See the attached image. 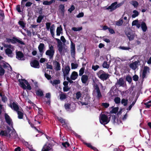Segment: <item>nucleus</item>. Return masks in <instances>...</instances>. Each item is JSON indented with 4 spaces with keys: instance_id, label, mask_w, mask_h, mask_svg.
Returning <instances> with one entry per match:
<instances>
[{
    "instance_id": "nucleus-1",
    "label": "nucleus",
    "mask_w": 151,
    "mask_h": 151,
    "mask_svg": "<svg viewBox=\"0 0 151 151\" xmlns=\"http://www.w3.org/2000/svg\"><path fill=\"white\" fill-rule=\"evenodd\" d=\"M111 115L108 112H106L104 114L101 113L100 115L99 121L102 124H107L110 121Z\"/></svg>"
},
{
    "instance_id": "nucleus-2",
    "label": "nucleus",
    "mask_w": 151,
    "mask_h": 151,
    "mask_svg": "<svg viewBox=\"0 0 151 151\" xmlns=\"http://www.w3.org/2000/svg\"><path fill=\"white\" fill-rule=\"evenodd\" d=\"M54 53V47L52 45H49V49L45 52L46 55L48 56L50 59H52L53 58Z\"/></svg>"
},
{
    "instance_id": "nucleus-3",
    "label": "nucleus",
    "mask_w": 151,
    "mask_h": 151,
    "mask_svg": "<svg viewBox=\"0 0 151 151\" xmlns=\"http://www.w3.org/2000/svg\"><path fill=\"white\" fill-rule=\"evenodd\" d=\"M97 75L99 77L101 80L104 81L107 79L109 76V75L105 73L103 70H100L97 73Z\"/></svg>"
},
{
    "instance_id": "nucleus-4",
    "label": "nucleus",
    "mask_w": 151,
    "mask_h": 151,
    "mask_svg": "<svg viewBox=\"0 0 151 151\" xmlns=\"http://www.w3.org/2000/svg\"><path fill=\"white\" fill-rule=\"evenodd\" d=\"M7 48L5 50L6 54L9 56L12 57V54L13 50V47L11 45H5Z\"/></svg>"
},
{
    "instance_id": "nucleus-5",
    "label": "nucleus",
    "mask_w": 151,
    "mask_h": 151,
    "mask_svg": "<svg viewBox=\"0 0 151 151\" xmlns=\"http://www.w3.org/2000/svg\"><path fill=\"white\" fill-rule=\"evenodd\" d=\"M58 50L61 54H63L67 51L68 47L65 44L61 45L58 47Z\"/></svg>"
},
{
    "instance_id": "nucleus-6",
    "label": "nucleus",
    "mask_w": 151,
    "mask_h": 151,
    "mask_svg": "<svg viewBox=\"0 0 151 151\" xmlns=\"http://www.w3.org/2000/svg\"><path fill=\"white\" fill-rule=\"evenodd\" d=\"M76 104H65L66 110L70 112H73L76 109Z\"/></svg>"
},
{
    "instance_id": "nucleus-7",
    "label": "nucleus",
    "mask_w": 151,
    "mask_h": 151,
    "mask_svg": "<svg viewBox=\"0 0 151 151\" xmlns=\"http://www.w3.org/2000/svg\"><path fill=\"white\" fill-rule=\"evenodd\" d=\"M126 34L129 40H131L134 39V34L132 30L129 29H128V31L126 32Z\"/></svg>"
},
{
    "instance_id": "nucleus-8",
    "label": "nucleus",
    "mask_w": 151,
    "mask_h": 151,
    "mask_svg": "<svg viewBox=\"0 0 151 151\" xmlns=\"http://www.w3.org/2000/svg\"><path fill=\"white\" fill-rule=\"evenodd\" d=\"M149 71L150 68L148 67L144 66L141 71L143 78H145L147 74L149 73Z\"/></svg>"
},
{
    "instance_id": "nucleus-9",
    "label": "nucleus",
    "mask_w": 151,
    "mask_h": 151,
    "mask_svg": "<svg viewBox=\"0 0 151 151\" xmlns=\"http://www.w3.org/2000/svg\"><path fill=\"white\" fill-rule=\"evenodd\" d=\"M94 89L93 95L97 96L98 98H100L101 96V95L98 86L96 85H95Z\"/></svg>"
},
{
    "instance_id": "nucleus-10",
    "label": "nucleus",
    "mask_w": 151,
    "mask_h": 151,
    "mask_svg": "<svg viewBox=\"0 0 151 151\" xmlns=\"http://www.w3.org/2000/svg\"><path fill=\"white\" fill-rule=\"evenodd\" d=\"M70 70V68L69 66L68 65L66 66L65 67H63L62 68V71L64 77L68 75Z\"/></svg>"
},
{
    "instance_id": "nucleus-11",
    "label": "nucleus",
    "mask_w": 151,
    "mask_h": 151,
    "mask_svg": "<svg viewBox=\"0 0 151 151\" xmlns=\"http://www.w3.org/2000/svg\"><path fill=\"white\" fill-rule=\"evenodd\" d=\"M139 61L138 60L132 62L129 65V67L133 70H135L138 66Z\"/></svg>"
},
{
    "instance_id": "nucleus-12",
    "label": "nucleus",
    "mask_w": 151,
    "mask_h": 151,
    "mask_svg": "<svg viewBox=\"0 0 151 151\" xmlns=\"http://www.w3.org/2000/svg\"><path fill=\"white\" fill-rule=\"evenodd\" d=\"M16 57L18 59L22 60H25V58L22 53L20 51L16 52Z\"/></svg>"
},
{
    "instance_id": "nucleus-13",
    "label": "nucleus",
    "mask_w": 151,
    "mask_h": 151,
    "mask_svg": "<svg viewBox=\"0 0 151 151\" xmlns=\"http://www.w3.org/2000/svg\"><path fill=\"white\" fill-rule=\"evenodd\" d=\"M58 120L62 124V126L64 128H67L68 126L66 122H65V120L61 117H57Z\"/></svg>"
},
{
    "instance_id": "nucleus-14",
    "label": "nucleus",
    "mask_w": 151,
    "mask_h": 151,
    "mask_svg": "<svg viewBox=\"0 0 151 151\" xmlns=\"http://www.w3.org/2000/svg\"><path fill=\"white\" fill-rule=\"evenodd\" d=\"M70 52L72 56H74L75 53V45L72 41L70 44Z\"/></svg>"
},
{
    "instance_id": "nucleus-15",
    "label": "nucleus",
    "mask_w": 151,
    "mask_h": 151,
    "mask_svg": "<svg viewBox=\"0 0 151 151\" xmlns=\"http://www.w3.org/2000/svg\"><path fill=\"white\" fill-rule=\"evenodd\" d=\"M5 119L6 122L9 125L12 124V119L6 113L4 114Z\"/></svg>"
},
{
    "instance_id": "nucleus-16",
    "label": "nucleus",
    "mask_w": 151,
    "mask_h": 151,
    "mask_svg": "<svg viewBox=\"0 0 151 151\" xmlns=\"http://www.w3.org/2000/svg\"><path fill=\"white\" fill-rule=\"evenodd\" d=\"M30 65L31 66L36 68H39L40 67L39 63L36 60L32 61Z\"/></svg>"
},
{
    "instance_id": "nucleus-17",
    "label": "nucleus",
    "mask_w": 151,
    "mask_h": 151,
    "mask_svg": "<svg viewBox=\"0 0 151 151\" xmlns=\"http://www.w3.org/2000/svg\"><path fill=\"white\" fill-rule=\"evenodd\" d=\"M18 81L19 82L20 86L23 88H26V84L27 82V81L24 79L18 80Z\"/></svg>"
},
{
    "instance_id": "nucleus-18",
    "label": "nucleus",
    "mask_w": 151,
    "mask_h": 151,
    "mask_svg": "<svg viewBox=\"0 0 151 151\" xmlns=\"http://www.w3.org/2000/svg\"><path fill=\"white\" fill-rule=\"evenodd\" d=\"M117 2H115L112 3L111 5L106 8L107 9H110L111 11H113L116 9V4Z\"/></svg>"
},
{
    "instance_id": "nucleus-19",
    "label": "nucleus",
    "mask_w": 151,
    "mask_h": 151,
    "mask_svg": "<svg viewBox=\"0 0 151 151\" xmlns=\"http://www.w3.org/2000/svg\"><path fill=\"white\" fill-rule=\"evenodd\" d=\"M55 69L56 70H60V65L59 63L57 61H55L53 63Z\"/></svg>"
},
{
    "instance_id": "nucleus-20",
    "label": "nucleus",
    "mask_w": 151,
    "mask_h": 151,
    "mask_svg": "<svg viewBox=\"0 0 151 151\" xmlns=\"http://www.w3.org/2000/svg\"><path fill=\"white\" fill-rule=\"evenodd\" d=\"M141 22H139L137 20H135L133 21L132 23V25L136 26L138 28H139L140 27Z\"/></svg>"
},
{
    "instance_id": "nucleus-21",
    "label": "nucleus",
    "mask_w": 151,
    "mask_h": 151,
    "mask_svg": "<svg viewBox=\"0 0 151 151\" xmlns=\"http://www.w3.org/2000/svg\"><path fill=\"white\" fill-rule=\"evenodd\" d=\"M88 79V77L86 75H83L81 77V80L83 83L86 84L87 83Z\"/></svg>"
},
{
    "instance_id": "nucleus-22",
    "label": "nucleus",
    "mask_w": 151,
    "mask_h": 151,
    "mask_svg": "<svg viewBox=\"0 0 151 151\" xmlns=\"http://www.w3.org/2000/svg\"><path fill=\"white\" fill-rule=\"evenodd\" d=\"M49 30L52 36L54 37L55 34L54 32L55 31V26L54 24H52L50 26Z\"/></svg>"
},
{
    "instance_id": "nucleus-23",
    "label": "nucleus",
    "mask_w": 151,
    "mask_h": 151,
    "mask_svg": "<svg viewBox=\"0 0 151 151\" xmlns=\"http://www.w3.org/2000/svg\"><path fill=\"white\" fill-rule=\"evenodd\" d=\"M44 47V45L43 43H40L38 46V49L39 52L42 55L43 52V50Z\"/></svg>"
},
{
    "instance_id": "nucleus-24",
    "label": "nucleus",
    "mask_w": 151,
    "mask_h": 151,
    "mask_svg": "<svg viewBox=\"0 0 151 151\" xmlns=\"http://www.w3.org/2000/svg\"><path fill=\"white\" fill-rule=\"evenodd\" d=\"M9 106L11 107L12 109L18 112L19 111V107L17 104H9Z\"/></svg>"
},
{
    "instance_id": "nucleus-25",
    "label": "nucleus",
    "mask_w": 151,
    "mask_h": 151,
    "mask_svg": "<svg viewBox=\"0 0 151 151\" xmlns=\"http://www.w3.org/2000/svg\"><path fill=\"white\" fill-rule=\"evenodd\" d=\"M125 83L123 79L122 78H120L118 81L117 84L119 85V86H124Z\"/></svg>"
},
{
    "instance_id": "nucleus-26",
    "label": "nucleus",
    "mask_w": 151,
    "mask_h": 151,
    "mask_svg": "<svg viewBox=\"0 0 151 151\" xmlns=\"http://www.w3.org/2000/svg\"><path fill=\"white\" fill-rule=\"evenodd\" d=\"M141 27L142 31L145 32L147 29V27L145 23L143 22L141 23Z\"/></svg>"
},
{
    "instance_id": "nucleus-27",
    "label": "nucleus",
    "mask_w": 151,
    "mask_h": 151,
    "mask_svg": "<svg viewBox=\"0 0 151 151\" xmlns=\"http://www.w3.org/2000/svg\"><path fill=\"white\" fill-rule=\"evenodd\" d=\"M78 76V74L77 72L73 71L71 74L70 78L73 80H75L77 78Z\"/></svg>"
},
{
    "instance_id": "nucleus-28",
    "label": "nucleus",
    "mask_w": 151,
    "mask_h": 151,
    "mask_svg": "<svg viewBox=\"0 0 151 151\" xmlns=\"http://www.w3.org/2000/svg\"><path fill=\"white\" fill-rule=\"evenodd\" d=\"M55 0H51L50 1H43V4L44 5H50L52 4V3H55Z\"/></svg>"
},
{
    "instance_id": "nucleus-29",
    "label": "nucleus",
    "mask_w": 151,
    "mask_h": 151,
    "mask_svg": "<svg viewBox=\"0 0 151 151\" xmlns=\"http://www.w3.org/2000/svg\"><path fill=\"white\" fill-rule=\"evenodd\" d=\"M63 29L61 25H60L59 27L57 28L56 30L57 35L58 36L60 35L61 32L62 31Z\"/></svg>"
},
{
    "instance_id": "nucleus-30",
    "label": "nucleus",
    "mask_w": 151,
    "mask_h": 151,
    "mask_svg": "<svg viewBox=\"0 0 151 151\" xmlns=\"http://www.w3.org/2000/svg\"><path fill=\"white\" fill-rule=\"evenodd\" d=\"M119 108L118 107H113L109 113L116 114L118 111Z\"/></svg>"
},
{
    "instance_id": "nucleus-31",
    "label": "nucleus",
    "mask_w": 151,
    "mask_h": 151,
    "mask_svg": "<svg viewBox=\"0 0 151 151\" xmlns=\"http://www.w3.org/2000/svg\"><path fill=\"white\" fill-rule=\"evenodd\" d=\"M139 14V13L136 10H134L132 12V17L133 18H135L138 16Z\"/></svg>"
},
{
    "instance_id": "nucleus-32",
    "label": "nucleus",
    "mask_w": 151,
    "mask_h": 151,
    "mask_svg": "<svg viewBox=\"0 0 151 151\" xmlns=\"http://www.w3.org/2000/svg\"><path fill=\"white\" fill-rule=\"evenodd\" d=\"M15 38H13L12 39H11L9 38H6V42L8 43H15Z\"/></svg>"
},
{
    "instance_id": "nucleus-33",
    "label": "nucleus",
    "mask_w": 151,
    "mask_h": 151,
    "mask_svg": "<svg viewBox=\"0 0 151 151\" xmlns=\"http://www.w3.org/2000/svg\"><path fill=\"white\" fill-rule=\"evenodd\" d=\"M17 112L18 118L20 119H22L23 116V113L20 111H18Z\"/></svg>"
},
{
    "instance_id": "nucleus-34",
    "label": "nucleus",
    "mask_w": 151,
    "mask_h": 151,
    "mask_svg": "<svg viewBox=\"0 0 151 151\" xmlns=\"http://www.w3.org/2000/svg\"><path fill=\"white\" fill-rule=\"evenodd\" d=\"M50 83L53 85L54 86V85L59 84L60 83V81L59 80H55L53 81H51Z\"/></svg>"
},
{
    "instance_id": "nucleus-35",
    "label": "nucleus",
    "mask_w": 151,
    "mask_h": 151,
    "mask_svg": "<svg viewBox=\"0 0 151 151\" xmlns=\"http://www.w3.org/2000/svg\"><path fill=\"white\" fill-rule=\"evenodd\" d=\"M123 21L122 19H119V20L117 21L116 23V24L118 26H121L123 24Z\"/></svg>"
},
{
    "instance_id": "nucleus-36",
    "label": "nucleus",
    "mask_w": 151,
    "mask_h": 151,
    "mask_svg": "<svg viewBox=\"0 0 151 151\" xmlns=\"http://www.w3.org/2000/svg\"><path fill=\"white\" fill-rule=\"evenodd\" d=\"M128 16V14L125 13H124L123 15V16L124 17V20H126V22L127 24L128 23L129 21V19H127V17Z\"/></svg>"
},
{
    "instance_id": "nucleus-37",
    "label": "nucleus",
    "mask_w": 151,
    "mask_h": 151,
    "mask_svg": "<svg viewBox=\"0 0 151 151\" xmlns=\"http://www.w3.org/2000/svg\"><path fill=\"white\" fill-rule=\"evenodd\" d=\"M59 9L63 13H64L65 12V6L63 4H61L60 5L59 7Z\"/></svg>"
},
{
    "instance_id": "nucleus-38",
    "label": "nucleus",
    "mask_w": 151,
    "mask_h": 151,
    "mask_svg": "<svg viewBox=\"0 0 151 151\" xmlns=\"http://www.w3.org/2000/svg\"><path fill=\"white\" fill-rule=\"evenodd\" d=\"M82 29V27H73L72 28V29L74 31H79Z\"/></svg>"
},
{
    "instance_id": "nucleus-39",
    "label": "nucleus",
    "mask_w": 151,
    "mask_h": 151,
    "mask_svg": "<svg viewBox=\"0 0 151 151\" xmlns=\"http://www.w3.org/2000/svg\"><path fill=\"white\" fill-rule=\"evenodd\" d=\"M62 145L65 147H67L70 146V145L68 142H65L62 143Z\"/></svg>"
},
{
    "instance_id": "nucleus-40",
    "label": "nucleus",
    "mask_w": 151,
    "mask_h": 151,
    "mask_svg": "<svg viewBox=\"0 0 151 151\" xmlns=\"http://www.w3.org/2000/svg\"><path fill=\"white\" fill-rule=\"evenodd\" d=\"M71 69H75L77 68L78 66L77 64H75L73 63H72L71 64Z\"/></svg>"
},
{
    "instance_id": "nucleus-41",
    "label": "nucleus",
    "mask_w": 151,
    "mask_h": 151,
    "mask_svg": "<svg viewBox=\"0 0 151 151\" xmlns=\"http://www.w3.org/2000/svg\"><path fill=\"white\" fill-rule=\"evenodd\" d=\"M119 48L122 50H129L130 49V48L129 47H126L124 46H120L119 47Z\"/></svg>"
},
{
    "instance_id": "nucleus-42",
    "label": "nucleus",
    "mask_w": 151,
    "mask_h": 151,
    "mask_svg": "<svg viewBox=\"0 0 151 151\" xmlns=\"http://www.w3.org/2000/svg\"><path fill=\"white\" fill-rule=\"evenodd\" d=\"M25 85L26 88H23L24 89H27L28 90H30L31 89V87L28 82L26 83Z\"/></svg>"
},
{
    "instance_id": "nucleus-43",
    "label": "nucleus",
    "mask_w": 151,
    "mask_h": 151,
    "mask_svg": "<svg viewBox=\"0 0 151 151\" xmlns=\"http://www.w3.org/2000/svg\"><path fill=\"white\" fill-rule=\"evenodd\" d=\"M66 98V95L64 93H61L60 95V99L63 100Z\"/></svg>"
},
{
    "instance_id": "nucleus-44",
    "label": "nucleus",
    "mask_w": 151,
    "mask_h": 151,
    "mask_svg": "<svg viewBox=\"0 0 151 151\" xmlns=\"http://www.w3.org/2000/svg\"><path fill=\"white\" fill-rule=\"evenodd\" d=\"M131 3L135 7H137L138 5V2L135 1H132Z\"/></svg>"
},
{
    "instance_id": "nucleus-45",
    "label": "nucleus",
    "mask_w": 151,
    "mask_h": 151,
    "mask_svg": "<svg viewBox=\"0 0 151 151\" xmlns=\"http://www.w3.org/2000/svg\"><path fill=\"white\" fill-rule=\"evenodd\" d=\"M120 99L118 97L115 98L114 99V101L116 104H119L120 102Z\"/></svg>"
},
{
    "instance_id": "nucleus-46",
    "label": "nucleus",
    "mask_w": 151,
    "mask_h": 151,
    "mask_svg": "<svg viewBox=\"0 0 151 151\" xmlns=\"http://www.w3.org/2000/svg\"><path fill=\"white\" fill-rule=\"evenodd\" d=\"M43 18V17L42 16H39L37 19V22L38 23H40L42 19Z\"/></svg>"
},
{
    "instance_id": "nucleus-47",
    "label": "nucleus",
    "mask_w": 151,
    "mask_h": 151,
    "mask_svg": "<svg viewBox=\"0 0 151 151\" xmlns=\"http://www.w3.org/2000/svg\"><path fill=\"white\" fill-rule=\"evenodd\" d=\"M36 93L37 95L40 96H42L43 95L42 92L40 90L37 91H36Z\"/></svg>"
},
{
    "instance_id": "nucleus-48",
    "label": "nucleus",
    "mask_w": 151,
    "mask_h": 151,
    "mask_svg": "<svg viewBox=\"0 0 151 151\" xmlns=\"http://www.w3.org/2000/svg\"><path fill=\"white\" fill-rule=\"evenodd\" d=\"M51 148L50 147L47 146L46 148L43 147L42 149V151H50Z\"/></svg>"
},
{
    "instance_id": "nucleus-49",
    "label": "nucleus",
    "mask_w": 151,
    "mask_h": 151,
    "mask_svg": "<svg viewBox=\"0 0 151 151\" xmlns=\"http://www.w3.org/2000/svg\"><path fill=\"white\" fill-rule=\"evenodd\" d=\"M76 98L77 99H79L81 97L82 94L80 92H78L76 93Z\"/></svg>"
},
{
    "instance_id": "nucleus-50",
    "label": "nucleus",
    "mask_w": 151,
    "mask_h": 151,
    "mask_svg": "<svg viewBox=\"0 0 151 151\" xmlns=\"http://www.w3.org/2000/svg\"><path fill=\"white\" fill-rule=\"evenodd\" d=\"M15 40H15V43H16L17 42H18L19 43L21 44H22V45L24 44V42L22 41H21L19 40L16 38H15Z\"/></svg>"
},
{
    "instance_id": "nucleus-51",
    "label": "nucleus",
    "mask_w": 151,
    "mask_h": 151,
    "mask_svg": "<svg viewBox=\"0 0 151 151\" xmlns=\"http://www.w3.org/2000/svg\"><path fill=\"white\" fill-rule=\"evenodd\" d=\"M84 69L83 68H81L79 71V75L81 76L84 73Z\"/></svg>"
},
{
    "instance_id": "nucleus-52",
    "label": "nucleus",
    "mask_w": 151,
    "mask_h": 151,
    "mask_svg": "<svg viewBox=\"0 0 151 151\" xmlns=\"http://www.w3.org/2000/svg\"><path fill=\"white\" fill-rule=\"evenodd\" d=\"M112 117V120L113 121V122L114 123H115L116 122V117L115 115H111Z\"/></svg>"
},
{
    "instance_id": "nucleus-53",
    "label": "nucleus",
    "mask_w": 151,
    "mask_h": 151,
    "mask_svg": "<svg viewBox=\"0 0 151 151\" xmlns=\"http://www.w3.org/2000/svg\"><path fill=\"white\" fill-rule=\"evenodd\" d=\"M51 24L49 22L46 23V28L47 30H49L50 28V27Z\"/></svg>"
},
{
    "instance_id": "nucleus-54",
    "label": "nucleus",
    "mask_w": 151,
    "mask_h": 151,
    "mask_svg": "<svg viewBox=\"0 0 151 151\" xmlns=\"http://www.w3.org/2000/svg\"><path fill=\"white\" fill-rule=\"evenodd\" d=\"M75 7L73 5L71 6L70 8L68 9V11L71 13L75 9Z\"/></svg>"
},
{
    "instance_id": "nucleus-55",
    "label": "nucleus",
    "mask_w": 151,
    "mask_h": 151,
    "mask_svg": "<svg viewBox=\"0 0 151 151\" xmlns=\"http://www.w3.org/2000/svg\"><path fill=\"white\" fill-rule=\"evenodd\" d=\"M55 39L58 43V47L61 45L63 44L60 40L58 38H56Z\"/></svg>"
},
{
    "instance_id": "nucleus-56",
    "label": "nucleus",
    "mask_w": 151,
    "mask_h": 151,
    "mask_svg": "<svg viewBox=\"0 0 151 151\" xmlns=\"http://www.w3.org/2000/svg\"><path fill=\"white\" fill-rule=\"evenodd\" d=\"M4 70L2 68L1 65H0V75H3L4 73Z\"/></svg>"
},
{
    "instance_id": "nucleus-57",
    "label": "nucleus",
    "mask_w": 151,
    "mask_h": 151,
    "mask_svg": "<svg viewBox=\"0 0 151 151\" xmlns=\"http://www.w3.org/2000/svg\"><path fill=\"white\" fill-rule=\"evenodd\" d=\"M126 80L129 83L131 82L132 80V78L129 76H128L126 77Z\"/></svg>"
},
{
    "instance_id": "nucleus-58",
    "label": "nucleus",
    "mask_w": 151,
    "mask_h": 151,
    "mask_svg": "<svg viewBox=\"0 0 151 151\" xmlns=\"http://www.w3.org/2000/svg\"><path fill=\"white\" fill-rule=\"evenodd\" d=\"M19 24L22 27V28L24 27V23L22 21H19L18 22Z\"/></svg>"
},
{
    "instance_id": "nucleus-59",
    "label": "nucleus",
    "mask_w": 151,
    "mask_h": 151,
    "mask_svg": "<svg viewBox=\"0 0 151 151\" xmlns=\"http://www.w3.org/2000/svg\"><path fill=\"white\" fill-rule=\"evenodd\" d=\"M103 67L106 68H108L109 67V65L107 64L106 62H104L103 65Z\"/></svg>"
},
{
    "instance_id": "nucleus-60",
    "label": "nucleus",
    "mask_w": 151,
    "mask_h": 151,
    "mask_svg": "<svg viewBox=\"0 0 151 151\" xmlns=\"http://www.w3.org/2000/svg\"><path fill=\"white\" fill-rule=\"evenodd\" d=\"M0 96L2 97V100L5 103V101L7 100V98L6 97L4 96H2V94L1 93H0Z\"/></svg>"
},
{
    "instance_id": "nucleus-61",
    "label": "nucleus",
    "mask_w": 151,
    "mask_h": 151,
    "mask_svg": "<svg viewBox=\"0 0 151 151\" xmlns=\"http://www.w3.org/2000/svg\"><path fill=\"white\" fill-rule=\"evenodd\" d=\"M128 100L127 99H122L121 102L122 104H127Z\"/></svg>"
},
{
    "instance_id": "nucleus-62",
    "label": "nucleus",
    "mask_w": 151,
    "mask_h": 151,
    "mask_svg": "<svg viewBox=\"0 0 151 151\" xmlns=\"http://www.w3.org/2000/svg\"><path fill=\"white\" fill-rule=\"evenodd\" d=\"M84 16V13L83 12H81L77 16V17L78 18H80L83 17Z\"/></svg>"
},
{
    "instance_id": "nucleus-63",
    "label": "nucleus",
    "mask_w": 151,
    "mask_h": 151,
    "mask_svg": "<svg viewBox=\"0 0 151 151\" xmlns=\"http://www.w3.org/2000/svg\"><path fill=\"white\" fill-rule=\"evenodd\" d=\"M70 89V88H69L67 86H65L63 87V90L64 91H67Z\"/></svg>"
},
{
    "instance_id": "nucleus-64",
    "label": "nucleus",
    "mask_w": 151,
    "mask_h": 151,
    "mask_svg": "<svg viewBox=\"0 0 151 151\" xmlns=\"http://www.w3.org/2000/svg\"><path fill=\"white\" fill-rule=\"evenodd\" d=\"M138 76L136 75H135L133 77V80L135 81H137L138 79Z\"/></svg>"
}]
</instances>
